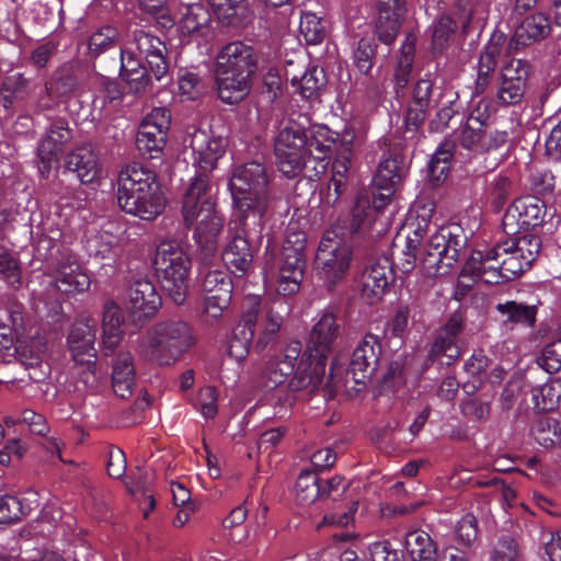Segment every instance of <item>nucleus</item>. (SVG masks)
Listing matches in <instances>:
<instances>
[{"instance_id":"1","label":"nucleus","mask_w":561,"mask_h":561,"mask_svg":"<svg viewBox=\"0 0 561 561\" xmlns=\"http://www.w3.org/2000/svg\"><path fill=\"white\" fill-rule=\"evenodd\" d=\"M517 234L514 239L497 243L485 251H473L463 265L461 275L486 284H500L524 273L537 259L541 240L533 232Z\"/></svg>"},{"instance_id":"2","label":"nucleus","mask_w":561,"mask_h":561,"mask_svg":"<svg viewBox=\"0 0 561 561\" xmlns=\"http://www.w3.org/2000/svg\"><path fill=\"white\" fill-rule=\"evenodd\" d=\"M259 55L255 48L242 41L224 45L214 61V77L219 99L234 104L245 99L252 88Z\"/></svg>"},{"instance_id":"3","label":"nucleus","mask_w":561,"mask_h":561,"mask_svg":"<svg viewBox=\"0 0 561 561\" xmlns=\"http://www.w3.org/2000/svg\"><path fill=\"white\" fill-rule=\"evenodd\" d=\"M116 197L124 213L147 221L162 214L167 204L156 173L137 163L118 173Z\"/></svg>"},{"instance_id":"4","label":"nucleus","mask_w":561,"mask_h":561,"mask_svg":"<svg viewBox=\"0 0 561 561\" xmlns=\"http://www.w3.org/2000/svg\"><path fill=\"white\" fill-rule=\"evenodd\" d=\"M165 51V45L159 37L142 30L133 33L131 39L119 48L121 77L130 91L140 93L148 85L149 76L141 59H146L157 80H161L168 73Z\"/></svg>"},{"instance_id":"5","label":"nucleus","mask_w":561,"mask_h":561,"mask_svg":"<svg viewBox=\"0 0 561 561\" xmlns=\"http://www.w3.org/2000/svg\"><path fill=\"white\" fill-rule=\"evenodd\" d=\"M340 323L330 310H323L311 329L306 351L299 360L296 375L290 380L293 390L317 389L323 379L327 358L340 335Z\"/></svg>"},{"instance_id":"6","label":"nucleus","mask_w":561,"mask_h":561,"mask_svg":"<svg viewBox=\"0 0 561 561\" xmlns=\"http://www.w3.org/2000/svg\"><path fill=\"white\" fill-rule=\"evenodd\" d=\"M196 339L184 321H162L148 328L138 343V355L159 367H169L180 360Z\"/></svg>"},{"instance_id":"7","label":"nucleus","mask_w":561,"mask_h":561,"mask_svg":"<svg viewBox=\"0 0 561 561\" xmlns=\"http://www.w3.org/2000/svg\"><path fill=\"white\" fill-rule=\"evenodd\" d=\"M268 182L266 168L260 162L249 161L233 169L228 188L234 208L244 219L253 216L262 225L271 207Z\"/></svg>"},{"instance_id":"8","label":"nucleus","mask_w":561,"mask_h":561,"mask_svg":"<svg viewBox=\"0 0 561 561\" xmlns=\"http://www.w3.org/2000/svg\"><path fill=\"white\" fill-rule=\"evenodd\" d=\"M449 227L434 232L423 247L420 268L427 277L446 275L465 254L466 238Z\"/></svg>"},{"instance_id":"9","label":"nucleus","mask_w":561,"mask_h":561,"mask_svg":"<svg viewBox=\"0 0 561 561\" xmlns=\"http://www.w3.org/2000/svg\"><path fill=\"white\" fill-rule=\"evenodd\" d=\"M153 263L163 290L174 304L181 305L187 293L188 254L178 242L165 241L158 247Z\"/></svg>"},{"instance_id":"10","label":"nucleus","mask_w":561,"mask_h":561,"mask_svg":"<svg viewBox=\"0 0 561 561\" xmlns=\"http://www.w3.org/2000/svg\"><path fill=\"white\" fill-rule=\"evenodd\" d=\"M352 261V248L335 229L327 230L316 255L318 278L331 290L346 275Z\"/></svg>"},{"instance_id":"11","label":"nucleus","mask_w":561,"mask_h":561,"mask_svg":"<svg viewBox=\"0 0 561 561\" xmlns=\"http://www.w3.org/2000/svg\"><path fill=\"white\" fill-rule=\"evenodd\" d=\"M306 129L295 121L282 122L274 138L278 170L293 179L302 171L307 174Z\"/></svg>"},{"instance_id":"12","label":"nucleus","mask_w":561,"mask_h":561,"mask_svg":"<svg viewBox=\"0 0 561 561\" xmlns=\"http://www.w3.org/2000/svg\"><path fill=\"white\" fill-rule=\"evenodd\" d=\"M228 142L222 136L210 130L195 129L185 139V154L192 160L196 176L213 172L225 156Z\"/></svg>"},{"instance_id":"13","label":"nucleus","mask_w":561,"mask_h":561,"mask_svg":"<svg viewBox=\"0 0 561 561\" xmlns=\"http://www.w3.org/2000/svg\"><path fill=\"white\" fill-rule=\"evenodd\" d=\"M306 134L307 176L318 180L328 169L333 147L339 149V135L325 125H313Z\"/></svg>"},{"instance_id":"14","label":"nucleus","mask_w":561,"mask_h":561,"mask_svg":"<svg viewBox=\"0 0 561 561\" xmlns=\"http://www.w3.org/2000/svg\"><path fill=\"white\" fill-rule=\"evenodd\" d=\"M301 354V344L298 341L289 342L279 353L271 356L264 364L261 371V382L266 389H275L286 381L290 387V380L296 375L299 363L297 360Z\"/></svg>"},{"instance_id":"15","label":"nucleus","mask_w":561,"mask_h":561,"mask_svg":"<svg viewBox=\"0 0 561 561\" xmlns=\"http://www.w3.org/2000/svg\"><path fill=\"white\" fill-rule=\"evenodd\" d=\"M546 217L545 203L535 196L517 198L507 208L503 217V229L506 234H517L522 230L540 226Z\"/></svg>"},{"instance_id":"16","label":"nucleus","mask_w":561,"mask_h":561,"mask_svg":"<svg viewBox=\"0 0 561 561\" xmlns=\"http://www.w3.org/2000/svg\"><path fill=\"white\" fill-rule=\"evenodd\" d=\"M96 322L89 318L77 319L67 335V347L76 365L90 369L96 360Z\"/></svg>"},{"instance_id":"17","label":"nucleus","mask_w":561,"mask_h":561,"mask_svg":"<svg viewBox=\"0 0 561 561\" xmlns=\"http://www.w3.org/2000/svg\"><path fill=\"white\" fill-rule=\"evenodd\" d=\"M221 257L226 267L236 275L241 276L251 267L253 253L241 220L229 222L228 239Z\"/></svg>"},{"instance_id":"18","label":"nucleus","mask_w":561,"mask_h":561,"mask_svg":"<svg viewBox=\"0 0 561 561\" xmlns=\"http://www.w3.org/2000/svg\"><path fill=\"white\" fill-rule=\"evenodd\" d=\"M380 353L381 343L374 334H366L355 347L346 373V382L352 380L356 391L365 386L366 380L374 373Z\"/></svg>"},{"instance_id":"19","label":"nucleus","mask_w":561,"mask_h":561,"mask_svg":"<svg viewBox=\"0 0 561 561\" xmlns=\"http://www.w3.org/2000/svg\"><path fill=\"white\" fill-rule=\"evenodd\" d=\"M70 139L68 124L64 121L54 122L46 129L37 147L38 169L43 176L49 174L53 162L58 160Z\"/></svg>"},{"instance_id":"20","label":"nucleus","mask_w":561,"mask_h":561,"mask_svg":"<svg viewBox=\"0 0 561 561\" xmlns=\"http://www.w3.org/2000/svg\"><path fill=\"white\" fill-rule=\"evenodd\" d=\"M216 207V201L211 194L208 179L195 176L186 190L182 202V217L187 227L197 221L205 208L209 211Z\"/></svg>"},{"instance_id":"21","label":"nucleus","mask_w":561,"mask_h":561,"mask_svg":"<svg viewBox=\"0 0 561 561\" xmlns=\"http://www.w3.org/2000/svg\"><path fill=\"white\" fill-rule=\"evenodd\" d=\"M54 282L56 288L67 295L83 293L91 285L89 274L72 254L62 255L58 261Z\"/></svg>"},{"instance_id":"22","label":"nucleus","mask_w":561,"mask_h":561,"mask_svg":"<svg viewBox=\"0 0 561 561\" xmlns=\"http://www.w3.org/2000/svg\"><path fill=\"white\" fill-rule=\"evenodd\" d=\"M526 75L525 62L520 59L512 60L503 67L496 93L499 104L515 105L522 101L525 93Z\"/></svg>"},{"instance_id":"23","label":"nucleus","mask_w":561,"mask_h":561,"mask_svg":"<svg viewBox=\"0 0 561 561\" xmlns=\"http://www.w3.org/2000/svg\"><path fill=\"white\" fill-rule=\"evenodd\" d=\"M171 14L183 35L206 36L210 32L211 15L202 3H179Z\"/></svg>"},{"instance_id":"24","label":"nucleus","mask_w":561,"mask_h":561,"mask_svg":"<svg viewBox=\"0 0 561 561\" xmlns=\"http://www.w3.org/2000/svg\"><path fill=\"white\" fill-rule=\"evenodd\" d=\"M127 295L130 311L138 319L152 317L161 306L154 285L147 278L134 280Z\"/></svg>"},{"instance_id":"25","label":"nucleus","mask_w":561,"mask_h":561,"mask_svg":"<svg viewBox=\"0 0 561 561\" xmlns=\"http://www.w3.org/2000/svg\"><path fill=\"white\" fill-rule=\"evenodd\" d=\"M463 319L458 312L450 316L445 325L438 331L432 348V357H446V364L450 365L460 356L457 337L462 330Z\"/></svg>"},{"instance_id":"26","label":"nucleus","mask_w":561,"mask_h":561,"mask_svg":"<svg viewBox=\"0 0 561 561\" xmlns=\"http://www.w3.org/2000/svg\"><path fill=\"white\" fill-rule=\"evenodd\" d=\"M391 280L392 268L387 259L373 263L362 277L363 299L369 305L376 304L382 298Z\"/></svg>"},{"instance_id":"27","label":"nucleus","mask_w":561,"mask_h":561,"mask_svg":"<svg viewBox=\"0 0 561 561\" xmlns=\"http://www.w3.org/2000/svg\"><path fill=\"white\" fill-rule=\"evenodd\" d=\"M378 38L390 45L397 37L405 14V0H379L378 1Z\"/></svg>"},{"instance_id":"28","label":"nucleus","mask_w":561,"mask_h":561,"mask_svg":"<svg viewBox=\"0 0 561 561\" xmlns=\"http://www.w3.org/2000/svg\"><path fill=\"white\" fill-rule=\"evenodd\" d=\"M66 169L73 173L82 184H91L101 175L98 156L90 145L75 148L67 156Z\"/></svg>"},{"instance_id":"29","label":"nucleus","mask_w":561,"mask_h":561,"mask_svg":"<svg viewBox=\"0 0 561 561\" xmlns=\"http://www.w3.org/2000/svg\"><path fill=\"white\" fill-rule=\"evenodd\" d=\"M356 139V133L353 125H347L343 129L337 149V157L332 164V176L330 180L329 188L334 187L335 198H337L345 185L346 176L348 173V164L351 161L353 144Z\"/></svg>"},{"instance_id":"30","label":"nucleus","mask_w":561,"mask_h":561,"mask_svg":"<svg viewBox=\"0 0 561 561\" xmlns=\"http://www.w3.org/2000/svg\"><path fill=\"white\" fill-rule=\"evenodd\" d=\"M194 239L206 255H211L217 249V239L224 227V218L216 207L209 211L205 208L203 216L195 221Z\"/></svg>"},{"instance_id":"31","label":"nucleus","mask_w":561,"mask_h":561,"mask_svg":"<svg viewBox=\"0 0 561 561\" xmlns=\"http://www.w3.org/2000/svg\"><path fill=\"white\" fill-rule=\"evenodd\" d=\"M504 42L505 36L502 33H495L485 44L477 65L476 91L478 93H482L488 88Z\"/></svg>"},{"instance_id":"32","label":"nucleus","mask_w":561,"mask_h":561,"mask_svg":"<svg viewBox=\"0 0 561 561\" xmlns=\"http://www.w3.org/2000/svg\"><path fill=\"white\" fill-rule=\"evenodd\" d=\"M306 260L289 256L280 257L276 279V290L279 295L291 296L299 291L304 279Z\"/></svg>"},{"instance_id":"33","label":"nucleus","mask_w":561,"mask_h":561,"mask_svg":"<svg viewBox=\"0 0 561 561\" xmlns=\"http://www.w3.org/2000/svg\"><path fill=\"white\" fill-rule=\"evenodd\" d=\"M551 33L550 18L542 13H530L523 19L515 30L514 37L517 44L528 46L543 41Z\"/></svg>"},{"instance_id":"34","label":"nucleus","mask_w":561,"mask_h":561,"mask_svg":"<svg viewBox=\"0 0 561 561\" xmlns=\"http://www.w3.org/2000/svg\"><path fill=\"white\" fill-rule=\"evenodd\" d=\"M135 385V367L129 352L119 353L112 369V386L116 396L125 399L133 392Z\"/></svg>"},{"instance_id":"35","label":"nucleus","mask_w":561,"mask_h":561,"mask_svg":"<svg viewBox=\"0 0 561 561\" xmlns=\"http://www.w3.org/2000/svg\"><path fill=\"white\" fill-rule=\"evenodd\" d=\"M299 33L308 45H318L328 35V22L324 20V9L312 11L304 8L300 11Z\"/></svg>"},{"instance_id":"36","label":"nucleus","mask_w":561,"mask_h":561,"mask_svg":"<svg viewBox=\"0 0 561 561\" xmlns=\"http://www.w3.org/2000/svg\"><path fill=\"white\" fill-rule=\"evenodd\" d=\"M415 44L416 36L414 34H408L401 44L393 73L397 93L400 90H403L410 81L414 61Z\"/></svg>"},{"instance_id":"37","label":"nucleus","mask_w":561,"mask_h":561,"mask_svg":"<svg viewBox=\"0 0 561 561\" xmlns=\"http://www.w3.org/2000/svg\"><path fill=\"white\" fill-rule=\"evenodd\" d=\"M404 546L412 561H436V545L424 530L409 531L404 538Z\"/></svg>"},{"instance_id":"38","label":"nucleus","mask_w":561,"mask_h":561,"mask_svg":"<svg viewBox=\"0 0 561 561\" xmlns=\"http://www.w3.org/2000/svg\"><path fill=\"white\" fill-rule=\"evenodd\" d=\"M405 174L402 160L398 157H388L380 161L373 183L377 190H396Z\"/></svg>"},{"instance_id":"39","label":"nucleus","mask_w":561,"mask_h":561,"mask_svg":"<svg viewBox=\"0 0 561 561\" xmlns=\"http://www.w3.org/2000/svg\"><path fill=\"white\" fill-rule=\"evenodd\" d=\"M433 84L427 79H421L413 89L412 102L407 111L405 123L408 126L416 127L426 116L430 106V96Z\"/></svg>"},{"instance_id":"40","label":"nucleus","mask_w":561,"mask_h":561,"mask_svg":"<svg viewBox=\"0 0 561 561\" xmlns=\"http://www.w3.org/2000/svg\"><path fill=\"white\" fill-rule=\"evenodd\" d=\"M495 309L504 325L522 324L530 328L536 322V308L534 306L510 300L497 304Z\"/></svg>"},{"instance_id":"41","label":"nucleus","mask_w":561,"mask_h":561,"mask_svg":"<svg viewBox=\"0 0 561 561\" xmlns=\"http://www.w3.org/2000/svg\"><path fill=\"white\" fill-rule=\"evenodd\" d=\"M290 82L301 98L312 100L318 98L324 85V72L318 67H310L300 77H293Z\"/></svg>"},{"instance_id":"42","label":"nucleus","mask_w":561,"mask_h":561,"mask_svg":"<svg viewBox=\"0 0 561 561\" xmlns=\"http://www.w3.org/2000/svg\"><path fill=\"white\" fill-rule=\"evenodd\" d=\"M535 409L539 412L554 410L561 399V382L549 380L531 390Z\"/></svg>"},{"instance_id":"43","label":"nucleus","mask_w":561,"mask_h":561,"mask_svg":"<svg viewBox=\"0 0 561 561\" xmlns=\"http://www.w3.org/2000/svg\"><path fill=\"white\" fill-rule=\"evenodd\" d=\"M454 145L443 144L436 149L428 162V176L433 185H438L446 180L449 173Z\"/></svg>"},{"instance_id":"44","label":"nucleus","mask_w":561,"mask_h":561,"mask_svg":"<svg viewBox=\"0 0 561 561\" xmlns=\"http://www.w3.org/2000/svg\"><path fill=\"white\" fill-rule=\"evenodd\" d=\"M295 495L300 505H310L321 496V485L316 472L310 470L300 472L295 484Z\"/></svg>"},{"instance_id":"45","label":"nucleus","mask_w":561,"mask_h":561,"mask_svg":"<svg viewBox=\"0 0 561 561\" xmlns=\"http://www.w3.org/2000/svg\"><path fill=\"white\" fill-rule=\"evenodd\" d=\"M458 138L460 145L466 149L479 151L485 148V135L482 124L473 115H470L466 125L461 126Z\"/></svg>"},{"instance_id":"46","label":"nucleus","mask_w":561,"mask_h":561,"mask_svg":"<svg viewBox=\"0 0 561 561\" xmlns=\"http://www.w3.org/2000/svg\"><path fill=\"white\" fill-rule=\"evenodd\" d=\"M218 19L227 25H238L245 12L244 0H207Z\"/></svg>"},{"instance_id":"47","label":"nucleus","mask_w":561,"mask_h":561,"mask_svg":"<svg viewBox=\"0 0 561 561\" xmlns=\"http://www.w3.org/2000/svg\"><path fill=\"white\" fill-rule=\"evenodd\" d=\"M18 354L21 363L26 367L38 366L46 354L47 342L43 336H34L28 342L18 347Z\"/></svg>"},{"instance_id":"48","label":"nucleus","mask_w":561,"mask_h":561,"mask_svg":"<svg viewBox=\"0 0 561 561\" xmlns=\"http://www.w3.org/2000/svg\"><path fill=\"white\" fill-rule=\"evenodd\" d=\"M261 300L257 296H248L243 302L241 319L236 327V334H245V337H253L256 328Z\"/></svg>"},{"instance_id":"49","label":"nucleus","mask_w":561,"mask_h":561,"mask_svg":"<svg viewBox=\"0 0 561 561\" xmlns=\"http://www.w3.org/2000/svg\"><path fill=\"white\" fill-rule=\"evenodd\" d=\"M165 140L167 136L164 134L154 133L140 126L136 144L142 154H148L149 158L153 159L162 152Z\"/></svg>"},{"instance_id":"50","label":"nucleus","mask_w":561,"mask_h":561,"mask_svg":"<svg viewBox=\"0 0 561 561\" xmlns=\"http://www.w3.org/2000/svg\"><path fill=\"white\" fill-rule=\"evenodd\" d=\"M168 0H137L139 9L150 15L163 28H171L175 19L167 5Z\"/></svg>"},{"instance_id":"51","label":"nucleus","mask_w":561,"mask_h":561,"mask_svg":"<svg viewBox=\"0 0 561 561\" xmlns=\"http://www.w3.org/2000/svg\"><path fill=\"white\" fill-rule=\"evenodd\" d=\"M118 39V32L111 26H104L95 31L89 38V54L93 57L107 51L116 46Z\"/></svg>"},{"instance_id":"52","label":"nucleus","mask_w":561,"mask_h":561,"mask_svg":"<svg viewBox=\"0 0 561 561\" xmlns=\"http://www.w3.org/2000/svg\"><path fill=\"white\" fill-rule=\"evenodd\" d=\"M511 192L512 180L507 175L497 174L489 182L485 196L496 209H500L506 203Z\"/></svg>"},{"instance_id":"53","label":"nucleus","mask_w":561,"mask_h":561,"mask_svg":"<svg viewBox=\"0 0 561 561\" xmlns=\"http://www.w3.org/2000/svg\"><path fill=\"white\" fill-rule=\"evenodd\" d=\"M232 295H208L203 301V318L208 324L216 323L224 314V311L230 305Z\"/></svg>"},{"instance_id":"54","label":"nucleus","mask_w":561,"mask_h":561,"mask_svg":"<svg viewBox=\"0 0 561 561\" xmlns=\"http://www.w3.org/2000/svg\"><path fill=\"white\" fill-rule=\"evenodd\" d=\"M232 280L228 274L222 271H209L203 279V290L208 295H232Z\"/></svg>"},{"instance_id":"55","label":"nucleus","mask_w":561,"mask_h":561,"mask_svg":"<svg viewBox=\"0 0 561 561\" xmlns=\"http://www.w3.org/2000/svg\"><path fill=\"white\" fill-rule=\"evenodd\" d=\"M456 30L455 21L446 15L440 16L431 27L433 49L442 51Z\"/></svg>"},{"instance_id":"56","label":"nucleus","mask_w":561,"mask_h":561,"mask_svg":"<svg viewBox=\"0 0 561 561\" xmlns=\"http://www.w3.org/2000/svg\"><path fill=\"white\" fill-rule=\"evenodd\" d=\"M30 507L23 504V500L15 496L0 497V523L8 524L20 520L30 512Z\"/></svg>"},{"instance_id":"57","label":"nucleus","mask_w":561,"mask_h":561,"mask_svg":"<svg viewBox=\"0 0 561 561\" xmlns=\"http://www.w3.org/2000/svg\"><path fill=\"white\" fill-rule=\"evenodd\" d=\"M283 316L275 311L273 308L268 309L263 321L262 331L257 337V346L265 348L271 342H273L283 324Z\"/></svg>"},{"instance_id":"58","label":"nucleus","mask_w":561,"mask_h":561,"mask_svg":"<svg viewBox=\"0 0 561 561\" xmlns=\"http://www.w3.org/2000/svg\"><path fill=\"white\" fill-rule=\"evenodd\" d=\"M306 241V233L302 231H296L293 225H289L280 257L289 259V256H295L297 259L305 260Z\"/></svg>"},{"instance_id":"59","label":"nucleus","mask_w":561,"mask_h":561,"mask_svg":"<svg viewBox=\"0 0 561 561\" xmlns=\"http://www.w3.org/2000/svg\"><path fill=\"white\" fill-rule=\"evenodd\" d=\"M170 123L171 115L169 110L165 107H154L146 115L140 126H144L145 129H151L154 133L164 134L167 136Z\"/></svg>"},{"instance_id":"60","label":"nucleus","mask_w":561,"mask_h":561,"mask_svg":"<svg viewBox=\"0 0 561 561\" xmlns=\"http://www.w3.org/2000/svg\"><path fill=\"white\" fill-rule=\"evenodd\" d=\"M540 366L548 373H557L561 368V339L547 344L539 358Z\"/></svg>"},{"instance_id":"61","label":"nucleus","mask_w":561,"mask_h":561,"mask_svg":"<svg viewBox=\"0 0 561 561\" xmlns=\"http://www.w3.org/2000/svg\"><path fill=\"white\" fill-rule=\"evenodd\" d=\"M218 393L217 390L207 386L199 390L196 407L206 419H214L218 412Z\"/></svg>"},{"instance_id":"62","label":"nucleus","mask_w":561,"mask_h":561,"mask_svg":"<svg viewBox=\"0 0 561 561\" xmlns=\"http://www.w3.org/2000/svg\"><path fill=\"white\" fill-rule=\"evenodd\" d=\"M179 95L183 100L197 99L203 90L201 79L196 73L185 71L179 77Z\"/></svg>"},{"instance_id":"63","label":"nucleus","mask_w":561,"mask_h":561,"mask_svg":"<svg viewBox=\"0 0 561 561\" xmlns=\"http://www.w3.org/2000/svg\"><path fill=\"white\" fill-rule=\"evenodd\" d=\"M374 46L370 41L362 38L353 54V62L362 73H368L373 67Z\"/></svg>"},{"instance_id":"64","label":"nucleus","mask_w":561,"mask_h":561,"mask_svg":"<svg viewBox=\"0 0 561 561\" xmlns=\"http://www.w3.org/2000/svg\"><path fill=\"white\" fill-rule=\"evenodd\" d=\"M118 237L107 230L99 232L91 241V250L100 257H108L118 245Z\"/></svg>"}]
</instances>
